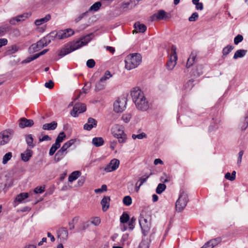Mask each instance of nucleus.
<instances>
[{"label": "nucleus", "instance_id": "49530a36", "mask_svg": "<svg viewBox=\"0 0 248 248\" xmlns=\"http://www.w3.org/2000/svg\"><path fill=\"white\" fill-rule=\"evenodd\" d=\"M19 49V47L18 46L16 45H13L8 50L7 53L8 54H13L16 52Z\"/></svg>", "mask_w": 248, "mask_h": 248}, {"label": "nucleus", "instance_id": "ea45409f", "mask_svg": "<svg viewBox=\"0 0 248 248\" xmlns=\"http://www.w3.org/2000/svg\"><path fill=\"white\" fill-rule=\"evenodd\" d=\"M74 142L73 140H71L68 141L65 143L62 146V147L60 149L62 150L64 152H66L67 149L69 148Z\"/></svg>", "mask_w": 248, "mask_h": 248}, {"label": "nucleus", "instance_id": "9d476101", "mask_svg": "<svg viewBox=\"0 0 248 248\" xmlns=\"http://www.w3.org/2000/svg\"><path fill=\"white\" fill-rule=\"evenodd\" d=\"M86 110V106L82 103H76L74 105L73 110L71 112V114L73 117H77L78 114L83 113Z\"/></svg>", "mask_w": 248, "mask_h": 248}, {"label": "nucleus", "instance_id": "a211bd4d", "mask_svg": "<svg viewBox=\"0 0 248 248\" xmlns=\"http://www.w3.org/2000/svg\"><path fill=\"white\" fill-rule=\"evenodd\" d=\"M33 124L34 123L32 120L27 119L25 118H22L19 120V126L22 128L25 127H31Z\"/></svg>", "mask_w": 248, "mask_h": 248}, {"label": "nucleus", "instance_id": "e2e57ef3", "mask_svg": "<svg viewBox=\"0 0 248 248\" xmlns=\"http://www.w3.org/2000/svg\"><path fill=\"white\" fill-rule=\"evenodd\" d=\"M149 177V175H144L143 176L140 178L138 182L140 183V185H142L147 181Z\"/></svg>", "mask_w": 248, "mask_h": 248}, {"label": "nucleus", "instance_id": "412c9836", "mask_svg": "<svg viewBox=\"0 0 248 248\" xmlns=\"http://www.w3.org/2000/svg\"><path fill=\"white\" fill-rule=\"evenodd\" d=\"M110 201V197L108 196H104L101 201V204L102 206L103 211H106L109 207V202Z\"/></svg>", "mask_w": 248, "mask_h": 248}, {"label": "nucleus", "instance_id": "864d4df0", "mask_svg": "<svg viewBox=\"0 0 248 248\" xmlns=\"http://www.w3.org/2000/svg\"><path fill=\"white\" fill-rule=\"evenodd\" d=\"M136 220V218L135 217H132L128 222V226L130 230H132L134 228V224Z\"/></svg>", "mask_w": 248, "mask_h": 248}, {"label": "nucleus", "instance_id": "9b49d317", "mask_svg": "<svg viewBox=\"0 0 248 248\" xmlns=\"http://www.w3.org/2000/svg\"><path fill=\"white\" fill-rule=\"evenodd\" d=\"M120 165V161L116 159H112L108 164L105 167L104 170L107 172H111L117 170Z\"/></svg>", "mask_w": 248, "mask_h": 248}, {"label": "nucleus", "instance_id": "58836bf2", "mask_svg": "<svg viewBox=\"0 0 248 248\" xmlns=\"http://www.w3.org/2000/svg\"><path fill=\"white\" fill-rule=\"evenodd\" d=\"M11 30V27L5 25L0 27V36H3L5 33Z\"/></svg>", "mask_w": 248, "mask_h": 248}, {"label": "nucleus", "instance_id": "72a5a7b5", "mask_svg": "<svg viewBox=\"0 0 248 248\" xmlns=\"http://www.w3.org/2000/svg\"><path fill=\"white\" fill-rule=\"evenodd\" d=\"M221 238L219 237L214 239H212L210 241H208V244H211L210 248H213L214 247L219 244L221 242Z\"/></svg>", "mask_w": 248, "mask_h": 248}, {"label": "nucleus", "instance_id": "5fc2aeb1", "mask_svg": "<svg viewBox=\"0 0 248 248\" xmlns=\"http://www.w3.org/2000/svg\"><path fill=\"white\" fill-rule=\"evenodd\" d=\"M243 40V37L242 35H237L234 39V43L235 45H238L240 42H242Z\"/></svg>", "mask_w": 248, "mask_h": 248}, {"label": "nucleus", "instance_id": "cd10ccee", "mask_svg": "<svg viewBox=\"0 0 248 248\" xmlns=\"http://www.w3.org/2000/svg\"><path fill=\"white\" fill-rule=\"evenodd\" d=\"M234 49V46L231 45H228L222 49V58L224 59Z\"/></svg>", "mask_w": 248, "mask_h": 248}, {"label": "nucleus", "instance_id": "423d86ee", "mask_svg": "<svg viewBox=\"0 0 248 248\" xmlns=\"http://www.w3.org/2000/svg\"><path fill=\"white\" fill-rule=\"evenodd\" d=\"M177 56L176 53V47L172 45L171 47V54L169 62L167 63V67L168 70H171L176 64Z\"/></svg>", "mask_w": 248, "mask_h": 248}, {"label": "nucleus", "instance_id": "393cba45", "mask_svg": "<svg viewBox=\"0 0 248 248\" xmlns=\"http://www.w3.org/2000/svg\"><path fill=\"white\" fill-rule=\"evenodd\" d=\"M71 49H70L69 46H65L64 47H62L61 49L59 50L58 55L62 57L71 53Z\"/></svg>", "mask_w": 248, "mask_h": 248}, {"label": "nucleus", "instance_id": "13d9d810", "mask_svg": "<svg viewBox=\"0 0 248 248\" xmlns=\"http://www.w3.org/2000/svg\"><path fill=\"white\" fill-rule=\"evenodd\" d=\"M91 223L95 226H98L100 223V219L99 217H95L92 219Z\"/></svg>", "mask_w": 248, "mask_h": 248}, {"label": "nucleus", "instance_id": "37998d69", "mask_svg": "<svg viewBox=\"0 0 248 248\" xmlns=\"http://www.w3.org/2000/svg\"><path fill=\"white\" fill-rule=\"evenodd\" d=\"M65 137L66 135L63 132H60L55 142L60 144L61 142H62V141L64 140Z\"/></svg>", "mask_w": 248, "mask_h": 248}, {"label": "nucleus", "instance_id": "39448f33", "mask_svg": "<svg viewBox=\"0 0 248 248\" xmlns=\"http://www.w3.org/2000/svg\"><path fill=\"white\" fill-rule=\"evenodd\" d=\"M188 202V194L186 192L182 191L175 204L176 210L180 212L183 211L186 206Z\"/></svg>", "mask_w": 248, "mask_h": 248}, {"label": "nucleus", "instance_id": "ddd939ff", "mask_svg": "<svg viewBox=\"0 0 248 248\" xmlns=\"http://www.w3.org/2000/svg\"><path fill=\"white\" fill-rule=\"evenodd\" d=\"M31 15L28 13H24L16 17H14L10 19L9 22L12 25H15L16 22H21L24 21L25 19L27 18Z\"/></svg>", "mask_w": 248, "mask_h": 248}, {"label": "nucleus", "instance_id": "bb28decb", "mask_svg": "<svg viewBox=\"0 0 248 248\" xmlns=\"http://www.w3.org/2000/svg\"><path fill=\"white\" fill-rule=\"evenodd\" d=\"M247 50L245 49H238L234 53L233 58L236 60L238 58L244 57L247 54Z\"/></svg>", "mask_w": 248, "mask_h": 248}, {"label": "nucleus", "instance_id": "6e6552de", "mask_svg": "<svg viewBox=\"0 0 248 248\" xmlns=\"http://www.w3.org/2000/svg\"><path fill=\"white\" fill-rule=\"evenodd\" d=\"M126 100L125 98H119L114 103V110L117 113L123 112L126 108Z\"/></svg>", "mask_w": 248, "mask_h": 248}, {"label": "nucleus", "instance_id": "0eeeda50", "mask_svg": "<svg viewBox=\"0 0 248 248\" xmlns=\"http://www.w3.org/2000/svg\"><path fill=\"white\" fill-rule=\"evenodd\" d=\"M14 134L13 130L8 129L0 133V146L4 145L11 139Z\"/></svg>", "mask_w": 248, "mask_h": 248}, {"label": "nucleus", "instance_id": "473e14b6", "mask_svg": "<svg viewBox=\"0 0 248 248\" xmlns=\"http://www.w3.org/2000/svg\"><path fill=\"white\" fill-rule=\"evenodd\" d=\"M81 172L79 171H73L68 177V181L70 182H72L76 180L78 177H79Z\"/></svg>", "mask_w": 248, "mask_h": 248}, {"label": "nucleus", "instance_id": "4c0bfd02", "mask_svg": "<svg viewBox=\"0 0 248 248\" xmlns=\"http://www.w3.org/2000/svg\"><path fill=\"white\" fill-rule=\"evenodd\" d=\"M106 85V82H104L103 81H101L100 79L99 81H98L95 87V90L96 92H98L101 90H103L105 88Z\"/></svg>", "mask_w": 248, "mask_h": 248}, {"label": "nucleus", "instance_id": "f03ea898", "mask_svg": "<svg viewBox=\"0 0 248 248\" xmlns=\"http://www.w3.org/2000/svg\"><path fill=\"white\" fill-rule=\"evenodd\" d=\"M151 216L145 211H142L139 219V224L144 236L149 232L151 228Z\"/></svg>", "mask_w": 248, "mask_h": 248}, {"label": "nucleus", "instance_id": "aec40b11", "mask_svg": "<svg viewBox=\"0 0 248 248\" xmlns=\"http://www.w3.org/2000/svg\"><path fill=\"white\" fill-rule=\"evenodd\" d=\"M134 27L135 30L133 31V33L136 32H144L146 29V26L143 24H140L139 22H137L134 24Z\"/></svg>", "mask_w": 248, "mask_h": 248}, {"label": "nucleus", "instance_id": "a878e982", "mask_svg": "<svg viewBox=\"0 0 248 248\" xmlns=\"http://www.w3.org/2000/svg\"><path fill=\"white\" fill-rule=\"evenodd\" d=\"M50 18V15L49 14H47L44 17L36 20L35 21L34 24L36 26H40L49 21Z\"/></svg>", "mask_w": 248, "mask_h": 248}, {"label": "nucleus", "instance_id": "c9c22d12", "mask_svg": "<svg viewBox=\"0 0 248 248\" xmlns=\"http://www.w3.org/2000/svg\"><path fill=\"white\" fill-rule=\"evenodd\" d=\"M102 5L101 2L97 1L93 4L89 8V11H97L101 7Z\"/></svg>", "mask_w": 248, "mask_h": 248}, {"label": "nucleus", "instance_id": "7ed1b4c3", "mask_svg": "<svg viewBox=\"0 0 248 248\" xmlns=\"http://www.w3.org/2000/svg\"><path fill=\"white\" fill-rule=\"evenodd\" d=\"M142 57L139 53H132L127 55L124 60L125 67L130 70L136 68L141 62Z\"/></svg>", "mask_w": 248, "mask_h": 248}, {"label": "nucleus", "instance_id": "e433bc0d", "mask_svg": "<svg viewBox=\"0 0 248 248\" xmlns=\"http://www.w3.org/2000/svg\"><path fill=\"white\" fill-rule=\"evenodd\" d=\"M61 144L58 143L57 142H55V143L52 144L51 147L50 148L49 152V155L51 156L53 155L55 153V152L56 151V150L60 147Z\"/></svg>", "mask_w": 248, "mask_h": 248}, {"label": "nucleus", "instance_id": "69168bd1", "mask_svg": "<svg viewBox=\"0 0 248 248\" xmlns=\"http://www.w3.org/2000/svg\"><path fill=\"white\" fill-rule=\"evenodd\" d=\"M45 86L46 88L51 89L54 86V83L52 80H49L48 82L45 83Z\"/></svg>", "mask_w": 248, "mask_h": 248}, {"label": "nucleus", "instance_id": "680f3d73", "mask_svg": "<svg viewBox=\"0 0 248 248\" xmlns=\"http://www.w3.org/2000/svg\"><path fill=\"white\" fill-rule=\"evenodd\" d=\"M44 191L45 187L44 186L37 187L34 190V192L36 194L42 193Z\"/></svg>", "mask_w": 248, "mask_h": 248}, {"label": "nucleus", "instance_id": "1a4fd4ad", "mask_svg": "<svg viewBox=\"0 0 248 248\" xmlns=\"http://www.w3.org/2000/svg\"><path fill=\"white\" fill-rule=\"evenodd\" d=\"M55 38L58 39H63L70 37L74 33V31L71 29H67L65 30L60 31L59 32L53 31Z\"/></svg>", "mask_w": 248, "mask_h": 248}, {"label": "nucleus", "instance_id": "79ce46f5", "mask_svg": "<svg viewBox=\"0 0 248 248\" xmlns=\"http://www.w3.org/2000/svg\"><path fill=\"white\" fill-rule=\"evenodd\" d=\"M54 33H53L52 31L44 37L47 38V39H46V40L45 41V42H46V46L51 42V40H53L54 39H55Z\"/></svg>", "mask_w": 248, "mask_h": 248}, {"label": "nucleus", "instance_id": "b1692460", "mask_svg": "<svg viewBox=\"0 0 248 248\" xmlns=\"http://www.w3.org/2000/svg\"><path fill=\"white\" fill-rule=\"evenodd\" d=\"M196 56H197L196 52H195V51L191 52V53L187 61V63H186L187 68H189L190 66H191L193 64Z\"/></svg>", "mask_w": 248, "mask_h": 248}, {"label": "nucleus", "instance_id": "2f4dec72", "mask_svg": "<svg viewBox=\"0 0 248 248\" xmlns=\"http://www.w3.org/2000/svg\"><path fill=\"white\" fill-rule=\"evenodd\" d=\"M82 42H81L80 40H78L71 44V45L69 46L70 48V49H71V51L72 52L83 46L82 45Z\"/></svg>", "mask_w": 248, "mask_h": 248}, {"label": "nucleus", "instance_id": "7c9ffc66", "mask_svg": "<svg viewBox=\"0 0 248 248\" xmlns=\"http://www.w3.org/2000/svg\"><path fill=\"white\" fill-rule=\"evenodd\" d=\"M26 142L27 145L31 148H33L35 146V144L33 143V139L31 134H29L25 137Z\"/></svg>", "mask_w": 248, "mask_h": 248}, {"label": "nucleus", "instance_id": "a18cd8bd", "mask_svg": "<svg viewBox=\"0 0 248 248\" xmlns=\"http://www.w3.org/2000/svg\"><path fill=\"white\" fill-rule=\"evenodd\" d=\"M129 216L127 214L124 213L120 217V221L122 223H125L129 221Z\"/></svg>", "mask_w": 248, "mask_h": 248}, {"label": "nucleus", "instance_id": "c85d7f7f", "mask_svg": "<svg viewBox=\"0 0 248 248\" xmlns=\"http://www.w3.org/2000/svg\"><path fill=\"white\" fill-rule=\"evenodd\" d=\"M66 154V152H64L61 149H60L55 155L54 161L55 162H59L64 157Z\"/></svg>", "mask_w": 248, "mask_h": 248}, {"label": "nucleus", "instance_id": "774afa93", "mask_svg": "<svg viewBox=\"0 0 248 248\" xmlns=\"http://www.w3.org/2000/svg\"><path fill=\"white\" fill-rule=\"evenodd\" d=\"M196 5V8L198 10H202L203 8V4L202 2L194 3Z\"/></svg>", "mask_w": 248, "mask_h": 248}, {"label": "nucleus", "instance_id": "f257e3e1", "mask_svg": "<svg viewBox=\"0 0 248 248\" xmlns=\"http://www.w3.org/2000/svg\"><path fill=\"white\" fill-rule=\"evenodd\" d=\"M132 100L136 108L141 111H146L149 108L148 100L139 87H135L131 91Z\"/></svg>", "mask_w": 248, "mask_h": 248}, {"label": "nucleus", "instance_id": "dca6fc26", "mask_svg": "<svg viewBox=\"0 0 248 248\" xmlns=\"http://www.w3.org/2000/svg\"><path fill=\"white\" fill-rule=\"evenodd\" d=\"M46 39H47V38H43V39L38 41L36 44L32 45L31 48L32 49L33 51L35 52L43 48V47L46 46V42H45V41L46 40Z\"/></svg>", "mask_w": 248, "mask_h": 248}, {"label": "nucleus", "instance_id": "f704fd0d", "mask_svg": "<svg viewBox=\"0 0 248 248\" xmlns=\"http://www.w3.org/2000/svg\"><path fill=\"white\" fill-rule=\"evenodd\" d=\"M28 197L29 194L28 193H22L16 196V200L19 202H21Z\"/></svg>", "mask_w": 248, "mask_h": 248}, {"label": "nucleus", "instance_id": "4468645a", "mask_svg": "<svg viewBox=\"0 0 248 248\" xmlns=\"http://www.w3.org/2000/svg\"><path fill=\"white\" fill-rule=\"evenodd\" d=\"M31 15L28 13H24L16 17H14L10 19L9 22L12 25H15L16 22H21L24 21L25 19L27 18Z\"/></svg>", "mask_w": 248, "mask_h": 248}, {"label": "nucleus", "instance_id": "a19ab883", "mask_svg": "<svg viewBox=\"0 0 248 248\" xmlns=\"http://www.w3.org/2000/svg\"><path fill=\"white\" fill-rule=\"evenodd\" d=\"M166 186L164 184H159L156 188V192L158 194H161L166 189Z\"/></svg>", "mask_w": 248, "mask_h": 248}, {"label": "nucleus", "instance_id": "6ab92c4d", "mask_svg": "<svg viewBox=\"0 0 248 248\" xmlns=\"http://www.w3.org/2000/svg\"><path fill=\"white\" fill-rule=\"evenodd\" d=\"M68 232L65 228H61L58 232V237L61 239V241H65L68 238Z\"/></svg>", "mask_w": 248, "mask_h": 248}, {"label": "nucleus", "instance_id": "603ef678", "mask_svg": "<svg viewBox=\"0 0 248 248\" xmlns=\"http://www.w3.org/2000/svg\"><path fill=\"white\" fill-rule=\"evenodd\" d=\"M79 40L82 42V44L83 46H85L90 41V36L89 35H88L86 36L83 37Z\"/></svg>", "mask_w": 248, "mask_h": 248}, {"label": "nucleus", "instance_id": "3c124183", "mask_svg": "<svg viewBox=\"0 0 248 248\" xmlns=\"http://www.w3.org/2000/svg\"><path fill=\"white\" fill-rule=\"evenodd\" d=\"M88 12H85L84 13H83L80 15H79L78 16H77L74 19V21L76 23L78 22L79 21H80L83 18H84L85 16H86L88 15Z\"/></svg>", "mask_w": 248, "mask_h": 248}, {"label": "nucleus", "instance_id": "de8ad7c7", "mask_svg": "<svg viewBox=\"0 0 248 248\" xmlns=\"http://www.w3.org/2000/svg\"><path fill=\"white\" fill-rule=\"evenodd\" d=\"M112 77V75L109 71H107L105 72L104 75L100 79L101 81H103L104 82H106V81L107 79H108Z\"/></svg>", "mask_w": 248, "mask_h": 248}, {"label": "nucleus", "instance_id": "c756f323", "mask_svg": "<svg viewBox=\"0 0 248 248\" xmlns=\"http://www.w3.org/2000/svg\"><path fill=\"white\" fill-rule=\"evenodd\" d=\"M92 143L95 147H99L104 144V140L101 137H95L93 139Z\"/></svg>", "mask_w": 248, "mask_h": 248}, {"label": "nucleus", "instance_id": "5701e85b", "mask_svg": "<svg viewBox=\"0 0 248 248\" xmlns=\"http://www.w3.org/2000/svg\"><path fill=\"white\" fill-rule=\"evenodd\" d=\"M57 123L55 121H53L50 123L45 124L43 125L42 128L45 130H53L56 128Z\"/></svg>", "mask_w": 248, "mask_h": 248}, {"label": "nucleus", "instance_id": "4be33fe9", "mask_svg": "<svg viewBox=\"0 0 248 248\" xmlns=\"http://www.w3.org/2000/svg\"><path fill=\"white\" fill-rule=\"evenodd\" d=\"M166 16V12L164 10H160L157 13L154 14L151 17L152 20L163 19Z\"/></svg>", "mask_w": 248, "mask_h": 248}, {"label": "nucleus", "instance_id": "4d7b16f0", "mask_svg": "<svg viewBox=\"0 0 248 248\" xmlns=\"http://www.w3.org/2000/svg\"><path fill=\"white\" fill-rule=\"evenodd\" d=\"M107 190V186L106 185H103L100 188L95 189L94 192L96 193H101L103 191H106Z\"/></svg>", "mask_w": 248, "mask_h": 248}, {"label": "nucleus", "instance_id": "f3484780", "mask_svg": "<svg viewBox=\"0 0 248 248\" xmlns=\"http://www.w3.org/2000/svg\"><path fill=\"white\" fill-rule=\"evenodd\" d=\"M32 155L33 151L31 149L28 148L23 153L21 154V158L24 162H27L31 157Z\"/></svg>", "mask_w": 248, "mask_h": 248}, {"label": "nucleus", "instance_id": "09e8293b", "mask_svg": "<svg viewBox=\"0 0 248 248\" xmlns=\"http://www.w3.org/2000/svg\"><path fill=\"white\" fill-rule=\"evenodd\" d=\"M147 135L145 133H141L139 134H132V138L133 139L135 140L136 139H138L140 140L142 139L143 138H146Z\"/></svg>", "mask_w": 248, "mask_h": 248}, {"label": "nucleus", "instance_id": "338daca9", "mask_svg": "<svg viewBox=\"0 0 248 248\" xmlns=\"http://www.w3.org/2000/svg\"><path fill=\"white\" fill-rule=\"evenodd\" d=\"M51 138L48 136V135H45L42 138H39V142H42L44 141H47V140H50Z\"/></svg>", "mask_w": 248, "mask_h": 248}, {"label": "nucleus", "instance_id": "20e7f679", "mask_svg": "<svg viewBox=\"0 0 248 248\" xmlns=\"http://www.w3.org/2000/svg\"><path fill=\"white\" fill-rule=\"evenodd\" d=\"M113 136L118 140L120 143L125 142L127 140L126 135L124 132V128L122 125H115L111 128Z\"/></svg>", "mask_w": 248, "mask_h": 248}, {"label": "nucleus", "instance_id": "c03bdc74", "mask_svg": "<svg viewBox=\"0 0 248 248\" xmlns=\"http://www.w3.org/2000/svg\"><path fill=\"white\" fill-rule=\"evenodd\" d=\"M12 156V154L11 152H8L6 153L3 157L2 163L6 164L7 162L11 159Z\"/></svg>", "mask_w": 248, "mask_h": 248}, {"label": "nucleus", "instance_id": "bf43d9fd", "mask_svg": "<svg viewBox=\"0 0 248 248\" xmlns=\"http://www.w3.org/2000/svg\"><path fill=\"white\" fill-rule=\"evenodd\" d=\"M86 64L89 68H92L95 66V62L93 59H89L87 61Z\"/></svg>", "mask_w": 248, "mask_h": 248}, {"label": "nucleus", "instance_id": "6e6d98bb", "mask_svg": "<svg viewBox=\"0 0 248 248\" xmlns=\"http://www.w3.org/2000/svg\"><path fill=\"white\" fill-rule=\"evenodd\" d=\"M131 118V116L130 114H123L122 119L126 123H128Z\"/></svg>", "mask_w": 248, "mask_h": 248}, {"label": "nucleus", "instance_id": "0e129e2a", "mask_svg": "<svg viewBox=\"0 0 248 248\" xmlns=\"http://www.w3.org/2000/svg\"><path fill=\"white\" fill-rule=\"evenodd\" d=\"M243 154H244V152L242 150L240 151L238 153V160H237V164L238 165H239L241 163L242 158Z\"/></svg>", "mask_w": 248, "mask_h": 248}, {"label": "nucleus", "instance_id": "052dcab7", "mask_svg": "<svg viewBox=\"0 0 248 248\" xmlns=\"http://www.w3.org/2000/svg\"><path fill=\"white\" fill-rule=\"evenodd\" d=\"M199 15L197 12L193 13L192 15L189 17L188 20L189 21H195L198 18Z\"/></svg>", "mask_w": 248, "mask_h": 248}, {"label": "nucleus", "instance_id": "8fccbe9b", "mask_svg": "<svg viewBox=\"0 0 248 248\" xmlns=\"http://www.w3.org/2000/svg\"><path fill=\"white\" fill-rule=\"evenodd\" d=\"M132 199L129 196H125L123 199V203L126 206H129L132 203Z\"/></svg>", "mask_w": 248, "mask_h": 248}, {"label": "nucleus", "instance_id": "2eb2a0df", "mask_svg": "<svg viewBox=\"0 0 248 248\" xmlns=\"http://www.w3.org/2000/svg\"><path fill=\"white\" fill-rule=\"evenodd\" d=\"M31 15L28 13H24L16 17H14L10 19L9 22L12 25H15L16 22H21L24 21L25 19L27 18Z\"/></svg>", "mask_w": 248, "mask_h": 248}, {"label": "nucleus", "instance_id": "f8f14e48", "mask_svg": "<svg viewBox=\"0 0 248 248\" xmlns=\"http://www.w3.org/2000/svg\"><path fill=\"white\" fill-rule=\"evenodd\" d=\"M97 122L95 119L90 117L88 119L87 123L84 124L83 128L84 130L90 131L97 126Z\"/></svg>", "mask_w": 248, "mask_h": 248}]
</instances>
